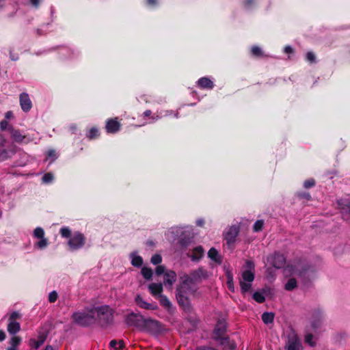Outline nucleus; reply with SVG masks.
I'll use <instances>...</instances> for the list:
<instances>
[{
  "label": "nucleus",
  "mask_w": 350,
  "mask_h": 350,
  "mask_svg": "<svg viewBox=\"0 0 350 350\" xmlns=\"http://www.w3.org/2000/svg\"><path fill=\"white\" fill-rule=\"evenodd\" d=\"M161 304L164 305L165 306H168L170 304V302L165 297H162L161 298Z\"/></svg>",
  "instance_id": "52"
},
{
  "label": "nucleus",
  "mask_w": 350,
  "mask_h": 350,
  "mask_svg": "<svg viewBox=\"0 0 350 350\" xmlns=\"http://www.w3.org/2000/svg\"><path fill=\"white\" fill-rule=\"evenodd\" d=\"M252 3V0H248L245 3V6H249L250 5H251Z\"/></svg>",
  "instance_id": "59"
},
{
  "label": "nucleus",
  "mask_w": 350,
  "mask_h": 350,
  "mask_svg": "<svg viewBox=\"0 0 350 350\" xmlns=\"http://www.w3.org/2000/svg\"><path fill=\"white\" fill-rule=\"evenodd\" d=\"M109 346L112 348H115L116 350H123L125 348V343L123 340L118 341L112 340L109 342Z\"/></svg>",
  "instance_id": "28"
},
{
  "label": "nucleus",
  "mask_w": 350,
  "mask_h": 350,
  "mask_svg": "<svg viewBox=\"0 0 350 350\" xmlns=\"http://www.w3.org/2000/svg\"><path fill=\"white\" fill-rule=\"evenodd\" d=\"M239 230L237 226H231L226 233L225 239L228 243H233L239 234Z\"/></svg>",
  "instance_id": "14"
},
{
  "label": "nucleus",
  "mask_w": 350,
  "mask_h": 350,
  "mask_svg": "<svg viewBox=\"0 0 350 350\" xmlns=\"http://www.w3.org/2000/svg\"><path fill=\"white\" fill-rule=\"evenodd\" d=\"M227 330V323L224 317L219 318L213 331L214 339L229 342V337L224 336Z\"/></svg>",
  "instance_id": "6"
},
{
  "label": "nucleus",
  "mask_w": 350,
  "mask_h": 350,
  "mask_svg": "<svg viewBox=\"0 0 350 350\" xmlns=\"http://www.w3.org/2000/svg\"><path fill=\"white\" fill-rule=\"evenodd\" d=\"M20 105L22 109L28 111L32 107L31 101L27 93H22L20 95Z\"/></svg>",
  "instance_id": "11"
},
{
  "label": "nucleus",
  "mask_w": 350,
  "mask_h": 350,
  "mask_svg": "<svg viewBox=\"0 0 350 350\" xmlns=\"http://www.w3.org/2000/svg\"><path fill=\"white\" fill-rule=\"evenodd\" d=\"M297 287V281L294 278L289 279L285 284V289L292 291Z\"/></svg>",
  "instance_id": "31"
},
{
  "label": "nucleus",
  "mask_w": 350,
  "mask_h": 350,
  "mask_svg": "<svg viewBox=\"0 0 350 350\" xmlns=\"http://www.w3.org/2000/svg\"><path fill=\"white\" fill-rule=\"evenodd\" d=\"M202 222L198 221V225L202 226Z\"/></svg>",
  "instance_id": "64"
},
{
  "label": "nucleus",
  "mask_w": 350,
  "mask_h": 350,
  "mask_svg": "<svg viewBox=\"0 0 350 350\" xmlns=\"http://www.w3.org/2000/svg\"><path fill=\"white\" fill-rule=\"evenodd\" d=\"M183 309H184V312L187 313V312H190L191 310L193 309V308L187 307V308H183Z\"/></svg>",
  "instance_id": "56"
},
{
  "label": "nucleus",
  "mask_w": 350,
  "mask_h": 350,
  "mask_svg": "<svg viewBox=\"0 0 350 350\" xmlns=\"http://www.w3.org/2000/svg\"><path fill=\"white\" fill-rule=\"evenodd\" d=\"M53 179V176L51 173L45 174L42 177V181L45 183H49L51 182Z\"/></svg>",
  "instance_id": "39"
},
{
  "label": "nucleus",
  "mask_w": 350,
  "mask_h": 350,
  "mask_svg": "<svg viewBox=\"0 0 350 350\" xmlns=\"http://www.w3.org/2000/svg\"><path fill=\"white\" fill-rule=\"evenodd\" d=\"M267 295V291L265 289H263L260 292H256L253 295V298L258 302V303H262L265 299V296Z\"/></svg>",
  "instance_id": "27"
},
{
  "label": "nucleus",
  "mask_w": 350,
  "mask_h": 350,
  "mask_svg": "<svg viewBox=\"0 0 350 350\" xmlns=\"http://www.w3.org/2000/svg\"><path fill=\"white\" fill-rule=\"evenodd\" d=\"M142 264V258L139 256H135L132 260V265L136 267H139Z\"/></svg>",
  "instance_id": "40"
},
{
  "label": "nucleus",
  "mask_w": 350,
  "mask_h": 350,
  "mask_svg": "<svg viewBox=\"0 0 350 350\" xmlns=\"http://www.w3.org/2000/svg\"><path fill=\"white\" fill-rule=\"evenodd\" d=\"M162 260V258L159 254H154L151 258V262L154 265L159 264Z\"/></svg>",
  "instance_id": "38"
},
{
  "label": "nucleus",
  "mask_w": 350,
  "mask_h": 350,
  "mask_svg": "<svg viewBox=\"0 0 350 350\" xmlns=\"http://www.w3.org/2000/svg\"><path fill=\"white\" fill-rule=\"evenodd\" d=\"M149 4H154L156 3V0H148Z\"/></svg>",
  "instance_id": "61"
},
{
  "label": "nucleus",
  "mask_w": 350,
  "mask_h": 350,
  "mask_svg": "<svg viewBox=\"0 0 350 350\" xmlns=\"http://www.w3.org/2000/svg\"><path fill=\"white\" fill-rule=\"evenodd\" d=\"M195 350H218L215 347L207 345H200L196 348Z\"/></svg>",
  "instance_id": "44"
},
{
  "label": "nucleus",
  "mask_w": 350,
  "mask_h": 350,
  "mask_svg": "<svg viewBox=\"0 0 350 350\" xmlns=\"http://www.w3.org/2000/svg\"><path fill=\"white\" fill-rule=\"evenodd\" d=\"M8 124V122L6 120H2L0 122V128L2 130H5L7 128Z\"/></svg>",
  "instance_id": "50"
},
{
  "label": "nucleus",
  "mask_w": 350,
  "mask_h": 350,
  "mask_svg": "<svg viewBox=\"0 0 350 350\" xmlns=\"http://www.w3.org/2000/svg\"><path fill=\"white\" fill-rule=\"evenodd\" d=\"M273 265L276 268H281L285 264V258L283 255L275 254L273 257Z\"/></svg>",
  "instance_id": "18"
},
{
  "label": "nucleus",
  "mask_w": 350,
  "mask_h": 350,
  "mask_svg": "<svg viewBox=\"0 0 350 350\" xmlns=\"http://www.w3.org/2000/svg\"><path fill=\"white\" fill-rule=\"evenodd\" d=\"M204 252L203 248L198 246L193 249L191 258L193 260H200L204 256Z\"/></svg>",
  "instance_id": "23"
},
{
  "label": "nucleus",
  "mask_w": 350,
  "mask_h": 350,
  "mask_svg": "<svg viewBox=\"0 0 350 350\" xmlns=\"http://www.w3.org/2000/svg\"><path fill=\"white\" fill-rule=\"evenodd\" d=\"M207 278V272L202 269H198L191 273V280L193 282H198Z\"/></svg>",
  "instance_id": "15"
},
{
  "label": "nucleus",
  "mask_w": 350,
  "mask_h": 350,
  "mask_svg": "<svg viewBox=\"0 0 350 350\" xmlns=\"http://www.w3.org/2000/svg\"><path fill=\"white\" fill-rule=\"evenodd\" d=\"M284 52L286 53H293V49L290 46H286L284 48Z\"/></svg>",
  "instance_id": "51"
},
{
  "label": "nucleus",
  "mask_w": 350,
  "mask_h": 350,
  "mask_svg": "<svg viewBox=\"0 0 350 350\" xmlns=\"http://www.w3.org/2000/svg\"><path fill=\"white\" fill-rule=\"evenodd\" d=\"M11 137L16 142L20 143L23 141V139L25 138V136L22 135L19 131L12 129Z\"/></svg>",
  "instance_id": "26"
},
{
  "label": "nucleus",
  "mask_w": 350,
  "mask_h": 350,
  "mask_svg": "<svg viewBox=\"0 0 350 350\" xmlns=\"http://www.w3.org/2000/svg\"><path fill=\"white\" fill-rule=\"evenodd\" d=\"M165 267L162 265H159L156 268L155 273L157 275H160L163 273H165Z\"/></svg>",
  "instance_id": "46"
},
{
  "label": "nucleus",
  "mask_w": 350,
  "mask_h": 350,
  "mask_svg": "<svg viewBox=\"0 0 350 350\" xmlns=\"http://www.w3.org/2000/svg\"><path fill=\"white\" fill-rule=\"evenodd\" d=\"M21 317V314L19 312L15 311L10 314L9 320L16 321L17 319H20Z\"/></svg>",
  "instance_id": "43"
},
{
  "label": "nucleus",
  "mask_w": 350,
  "mask_h": 350,
  "mask_svg": "<svg viewBox=\"0 0 350 350\" xmlns=\"http://www.w3.org/2000/svg\"><path fill=\"white\" fill-rule=\"evenodd\" d=\"M5 139H0V160H4L8 157V152L4 149Z\"/></svg>",
  "instance_id": "30"
},
{
  "label": "nucleus",
  "mask_w": 350,
  "mask_h": 350,
  "mask_svg": "<svg viewBox=\"0 0 350 350\" xmlns=\"http://www.w3.org/2000/svg\"><path fill=\"white\" fill-rule=\"evenodd\" d=\"M22 339L20 336H14L10 338L9 342L10 347L7 350H18V347L21 345Z\"/></svg>",
  "instance_id": "19"
},
{
  "label": "nucleus",
  "mask_w": 350,
  "mask_h": 350,
  "mask_svg": "<svg viewBox=\"0 0 350 350\" xmlns=\"http://www.w3.org/2000/svg\"><path fill=\"white\" fill-rule=\"evenodd\" d=\"M230 348L231 349H234V345H230Z\"/></svg>",
  "instance_id": "63"
},
{
  "label": "nucleus",
  "mask_w": 350,
  "mask_h": 350,
  "mask_svg": "<svg viewBox=\"0 0 350 350\" xmlns=\"http://www.w3.org/2000/svg\"><path fill=\"white\" fill-rule=\"evenodd\" d=\"M32 5L37 7L39 4L40 0H30Z\"/></svg>",
  "instance_id": "54"
},
{
  "label": "nucleus",
  "mask_w": 350,
  "mask_h": 350,
  "mask_svg": "<svg viewBox=\"0 0 350 350\" xmlns=\"http://www.w3.org/2000/svg\"><path fill=\"white\" fill-rule=\"evenodd\" d=\"M60 233L63 237L68 238L71 235V230L67 227H63L60 229Z\"/></svg>",
  "instance_id": "37"
},
{
  "label": "nucleus",
  "mask_w": 350,
  "mask_h": 350,
  "mask_svg": "<svg viewBox=\"0 0 350 350\" xmlns=\"http://www.w3.org/2000/svg\"><path fill=\"white\" fill-rule=\"evenodd\" d=\"M94 310L95 325L103 329H107L114 323L113 308H92Z\"/></svg>",
  "instance_id": "2"
},
{
  "label": "nucleus",
  "mask_w": 350,
  "mask_h": 350,
  "mask_svg": "<svg viewBox=\"0 0 350 350\" xmlns=\"http://www.w3.org/2000/svg\"><path fill=\"white\" fill-rule=\"evenodd\" d=\"M314 332L310 331V328L309 327H305V336H304V342L308 344L310 347H314L316 346L317 343L314 338Z\"/></svg>",
  "instance_id": "16"
},
{
  "label": "nucleus",
  "mask_w": 350,
  "mask_h": 350,
  "mask_svg": "<svg viewBox=\"0 0 350 350\" xmlns=\"http://www.w3.org/2000/svg\"><path fill=\"white\" fill-rule=\"evenodd\" d=\"M252 53L254 55L257 57H260L262 55L261 49L258 46H253L252 48Z\"/></svg>",
  "instance_id": "42"
},
{
  "label": "nucleus",
  "mask_w": 350,
  "mask_h": 350,
  "mask_svg": "<svg viewBox=\"0 0 350 350\" xmlns=\"http://www.w3.org/2000/svg\"><path fill=\"white\" fill-rule=\"evenodd\" d=\"M208 258H210L211 260H214L215 262H217L219 263L221 262V258L218 254V252L214 247H212L209 250V251L208 252Z\"/></svg>",
  "instance_id": "25"
},
{
  "label": "nucleus",
  "mask_w": 350,
  "mask_h": 350,
  "mask_svg": "<svg viewBox=\"0 0 350 350\" xmlns=\"http://www.w3.org/2000/svg\"><path fill=\"white\" fill-rule=\"evenodd\" d=\"M46 336L44 335H40L38 339H31L29 345L36 349H38L45 341Z\"/></svg>",
  "instance_id": "22"
},
{
  "label": "nucleus",
  "mask_w": 350,
  "mask_h": 350,
  "mask_svg": "<svg viewBox=\"0 0 350 350\" xmlns=\"http://www.w3.org/2000/svg\"><path fill=\"white\" fill-rule=\"evenodd\" d=\"M338 204L341 210L345 219H347L350 215V199L342 198L338 201Z\"/></svg>",
  "instance_id": "9"
},
{
  "label": "nucleus",
  "mask_w": 350,
  "mask_h": 350,
  "mask_svg": "<svg viewBox=\"0 0 350 350\" xmlns=\"http://www.w3.org/2000/svg\"><path fill=\"white\" fill-rule=\"evenodd\" d=\"M227 279H228V281H227L228 288L231 291H234V282H233V277L230 273H228Z\"/></svg>",
  "instance_id": "34"
},
{
  "label": "nucleus",
  "mask_w": 350,
  "mask_h": 350,
  "mask_svg": "<svg viewBox=\"0 0 350 350\" xmlns=\"http://www.w3.org/2000/svg\"><path fill=\"white\" fill-rule=\"evenodd\" d=\"M142 274L146 280H150L152 276V271L150 268L143 267L142 269Z\"/></svg>",
  "instance_id": "33"
},
{
  "label": "nucleus",
  "mask_w": 350,
  "mask_h": 350,
  "mask_svg": "<svg viewBox=\"0 0 350 350\" xmlns=\"http://www.w3.org/2000/svg\"><path fill=\"white\" fill-rule=\"evenodd\" d=\"M149 290L154 295H160L163 291V285L162 284L152 283L149 285Z\"/></svg>",
  "instance_id": "24"
},
{
  "label": "nucleus",
  "mask_w": 350,
  "mask_h": 350,
  "mask_svg": "<svg viewBox=\"0 0 350 350\" xmlns=\"http://www.w3.org/2000/svg\"><path fill=\"white\" fill-rule=\"evenodd\" d=\"M145 116H149L151 114V111L150 110H147L144 113Z\"/></svg>",
  "instance_id": "58"
},
{
  "label": "nucleus",
  "mask_w": 350,
  "mask_h": 350,
  "mask_svg": "<svg viewBox=\"0 0 350 350\" xmlns=\"http://www.w3.org/2000/svg\"><path fill=\"white\" fill-rule=\"evenodd\" d=\"M94 310L92 308L75 312L71 319L72 323L81 327H92L95 325Z\"/></svg>",
  "instance_id": "1"
},
{
  "label": "nucleus",
  "mask_w": 350,
  "mask_h": 350,
  "mask_svg": "<svg viewBox=\"0 0 350 350\" xmlns=\"http://www.w3.org/2000/svg\"><path fill=\"white\" fill-rule=\"evenodd\" d=\"M264 225V222L262 220H257L253 226V230L254 232H259L262 230Z\"/></svg>",
  "instance_id": "36"
},
{
  "label": "nucleus",
  "mask_w": 350,
  "mask_h": 350,
  "mask_svg": "<svg viewBox=\"0 0 350 350\" xmlns=\"http://www.w3.org/2000/svg\"><path fill=\"white\" fill-rule=\"evenodd\" d=\"M315 184V181L313 179H309L304 182V186L306 188H310L313 187Z\"/></svg>",
  "instance_id": "45"
},
{
  "label": "nucleus",
  "mask_w": 350,
  "mask_h": 350,
  "mask_svg": "<svg viewBox=\"0 0 350 350\" xmlns=\"http://www.w3.org/2000/svg\"><path fill=\"white\" fill-rule=\"evenodd\" d=\"M169 313H173L176 309V308H166Z\"/></svg>",
  "instance_id": "55"
},
{
  "label": "nucleus",
  "mask_w": 350,
  "mask_h": 350,
  "mask_svg": "<svg viewBox=\"0 0 350 350\" xmlns=\"http://www.w3.org/2000/svg\"><path fill=\"white\" fill-rule=\"evenodd\" d=\"M10 116H11V112H8V113H6V117H7V118H9Z\"/></svg>",
  "instance_id": "62"
},
{
  "label": "nucleus",
  "mask_w": 350,
  "mask_h": 350,
  "mask_svg": "<svg viewBox=\"0 0 350 350\" xmlns=\"http://www.w3.org/2000/svg\"><path fill=\"white\" fill-rule=\"evenodd\" d=\"M44 350H54V349H53V347L52 346H51V345H47V346L45 347Z\"/></svg>",
  "instance_id": "60"
},
{
  "label": "nucleus",
  "mask_w": 350,
  "mask_h": 350,
  "mask_svg": "<svg viewBox=\"0 0 350 350\" xmlns=\"http://www.w3.org/2000/svg\"><path fill=\"white\" fill-rule=\"evenodd\" d=\"M120 129V123L117 118L110 119L107 122L106 130L107 133H113L118 131Z\"/></svg>",
  "instance_id": "13"
},
{
  "label": "nucleus",
  "mask_w": 350,
  "mask_h": 350,
  "mask_svg": "<svg viewBox=\"0 0 350 350\" xmlns=\"http://www.w3.org/2000/svg\"><path fill=\"white\" fill-rule=\"evenodd\" d=\"M48 245V240L47 239L42 238L40 239V241L36 243V246L39 249L45 248Z\"/></svg>",
  "instance_id": "35"
},
{
  "label": "nucleus",
  "mask_w": 350,
  "mask_h": 350,
  "mask_svg": "<svg viewBox=\"0 0 350 350\" xmlns=\"http://www.w3.org/2000/svg\"><path fill=\"white\" fill-rule=\"evenodd\" d=\"M21 329V325L18 322L14 321L9 320V323L8 324V332L10 334H15Z\"/></svg>",
  "instance_id": "20"
},
{
  "label": "nucleus",
  "mask_w": 350,
  "mask_h": 350,
  "mask_svg": "<svg viewBox=\"0 0 350 350\" xmlns=\"http://www.w3.org/2000/svg\"><path fill=\"white\" fill-rule=\"evenodd\" d=\"M275 314L273 312H265L262 314V320L265 324H269L273 322Z\"/></svg>",
  "instance_id": "29"
},
{
  "label": "nucleus",
  "mask_w": 350,
  "mask_h": 350,
  "mask_svg": "<svg viewBox=\"0 0 350 350\" xmlns=\"http://www.w3.org/2000/svg\"><path fill=\"white\" fill-rule=\"evenodd\" d=\"M323 324V317L321 314H317L313 316L310 320L309 327L310 328V331L314 332V333H317V330L321 328Z\"/></svg>",
  "instance_id": "10"
},
{
  "label": "nucleus",
  "mask_w": 350,
  "mask_h": 350,
  "mask_svg": "<svg viewBox=\"0 0 350 350\" xmlns=\"http://www.w3.org/2000/svg\"><path fill=\"white\" fill-rule=\"evenodd\" d=\"M301 273L302 272L298 268H296V269L294 271V273L297 275H301Z\"/></svg>",
  "instance_id": "57"
},
{
  "label": "nucleus",
  "mask_w": 350,
  "mask_h": 350,
  "mask_svg": "<svg viewBox=\"0 0 350 350\" xmlns=\"http://www.w3.org/2000/svg\"><path fill=\"white\" fill-rule=\"evenodd\" d=\"M98 135V131L96 129L92 128L90 129L88 137L90 139H93Z\"/></svg>",
  "instance_id": "41"
},
{
  "label": "nucleus",
  "mask_w": 350,
  "mask_h": 350,
  "mask_svg": "<svg viewBox=\"0 0 350 350\" xmlns=\"http://www.w3.org/2000/svg\"><path fill=\"white\" fill-rule=\"evenodd\" d=\"M247 269L242 271L239 278L241 292L246 293L251 291L252 284L254 280V265L251 261L246 262Z\"/></svg>",
  "instance_id": "3"
},
{
  "label": "nucleus",
  "mask_w": 350,
  "mask_h": 350,
  "mask_svg": "<svg viewBox=\"0 0 350 350\" xmlns=\"http://www.w3.org/2000/svg\"><path fill=\"white\" fill-rule=\"evenodd\" d=\"M84 244L85 237L80 232H75L68 242V245L72 250H78L83 247Z\"/></svg>",
  "instance_id": "8"
},
{
  "label": "nucleus",
  "mask_w": 350,
  "mask_h": 350,
  "mask_svg": "<svg viewBox=\"0 0 350 350\" xmlns=\"http://www.w3.org/2000/svg\"><path fill=\"white\" fill-rule=\"evenodd\" d=\"M165 330L164 325L159 321L146 317L141 332L158 336Z\"/></svg>",
  "instance_id": "5"
},
{
  "label": "nucleus",
  "mask_w": 350,
  "mask_h": 350,
  "mask_svg": "<svg viewBox=\"0 0 350 350\" xmlns=\"http://www.w3.org/2000/svg\"><path fill=\"white\" fill-rule=\"evenodd\" d=\"M299 345V340L297 335L289 336L286 345V350H297Z\"/></svg>",
  "instance_id": "12"
},
{
  "label": "nucleus",
  "mask_w": 350,
  "mask_h": 350,
  "mask_svg": "<svg viewBox=\"0 0 350 350\" xmlns=\"http://www.w3.org/2000/svg\"><path fill=\"white\" fill-rule=\"evenodd\" d=\"M298 196L301 198H305L306 200H310L311 198V196H310V193H305V192L299 193H298Z\"/></svg>",
  "instance_id": "49"
},
{
  "label": "nucleus",
  "mask_w": 350,
  "mask_h": 350,
  "mask_svg": "<svg viewBox=\"0 0 350 350\" xmlns=\"http://www.w3.org/2000/svg\"><path fill=\"white\" fill-rule=\"evenodd\" d=\"M57 298V294L55 291L51 292L49 295V299L51 302H54Z\"/></svg>",
  "instance_id": "47"
},
{
  "label": "nucleus",
  "mask_w": 350,
  "mask_h": 350,
  "mask_svg": "<svg viewBox=\"0 0 350 350\" xmlns=\"http://www.w3.org/2000/svg\"><path fill=\"white\" fill-rule=\"evenodd\" d=\"M33 237L38 239L44 238V231L40 227H37L33 230Z\"/></svg>",
  "instance_id": "32"
},
{
  "label": "nucleus",
  "mask_w": 350,
  "mask_h": 350,
  "mask_svg": "<svg viewBox=\"0 0 350 350\" xmlns=\"http://www.w3.org/2000/svg\"><path fill=\"white\" fill-rule=\"evenodd\" d=\"M306 58L310 62H314L315 55L312 52H308L306 55Z\"/></svg>",
  "instance_id": "48"
},
{
  "label": "nucleus",
  "mask_w": 350,
  "mask_h": 350,
  "mask_svg": "<svg viewBox=\"0 0 350 350\" xmlns=\"http://www.w3.org/2000/svg\"><path fill=\"white\" fill-rule=\"evenodd\" d=\"M198 83L202 88L212 89L213 88V81L207 77H202L200 79Z\"/></svg>",
  "instance_id": "21"
},
{
  "label": "nucleus",
  "mask_w": 350,
  "mask_h": 350,
  "mask_svg": "<svg viewBox=\"0 0 350 350\" xmlns=\"http://www.w3.org/2000/svg\"><path fill=\"white\" fill-rule=\"evenodd\" d=\"M146 317L140 312H127L124 314V321L125 324L129 327H135L139 331H141Z\"/></svg>",
  "instance_id": "4"
},
{
  "label": "nucleus",
  "mask_w": 350,
  "mask_h": 350,
  "mask_svg": "<svg viewBox=\"0 0 350 350\" xmlns=\"http://www.w3.org/2000/svg\"><path fill=\"white\" fill-rule=\"evenodd\" d=\"M164 283L169 286H172L173 284L176 281V274L173 271H168L165 273Z\"/></svg>",
  "instance_id": "17"
},
{
  "label": "nucleus",
  "mask_w": 350,
  "mask_h": 350,
  "mask_svg": "<svg viewBox=\"0 0 350 350\" xmlns=\"http://www.w3.org/2000/svg\"><path fill=\"white\" fill-rule=\"evenodd\" d=\"M193 294L189 289L188 284L184 282L183 284L177 289L176 299L178 303L181 306H185L189 304V299Z\"/></svg>",
  "instance_id": "7"
},
{
  "label": "nucleus",
  "mask_w": 350,
  "mask_h": 350,
  "mask_svg": "<svg viewBox=\"0 0 350 350\" xmlns=\"http://www.w3.org/2000/svg\"><path fill=\"white\" fill-rule=\"evenodd\" d=\"M5 338V333L3 330H0V341L4 340Z\"/></svg>",
  "instance_id": "53"
}]
</instances>
